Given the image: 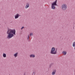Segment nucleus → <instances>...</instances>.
<instances>
[{
    "label": "nucleus",
    "instance_id": "f3484780",
    "mask_svg": "<svg viewBox=\"0 0 75 75\" xmlns=\"http://www.w3.org/2000/svg\"><path fill=\"white\" fill-rule=\"evenodd\" d=\"M28 41H30V38H28Z\"/></svg>",
    "mask_w": 75,
    "mask_h": 75
},
{
    "label": "nucleus",
    "instance_id": "f8f14e48",
    "mask_svg": "<svg viewBox=\"0 0 75 75\" xmlns=\"http://www.w3.org/2000/svg\"><path fill=\"white\" fill-rule=\"evenodd\" d=\"M73 47H75V42H74L73 43Z\"/></svg>",
    "mask_w": 75,
    "mask_h": 75
},
{
    "label": "nucleus",
    "instance_id": "4468645a",
    "mask_svg": "<svg viewBox=\"0 0 75 75\" xmlns=\"http://www.w3.org/2000/svg\"><path fill=\"white\" fill-rule=\"evenodd\" d=\"M53 64V63H51V64H50L49 66L50 68H51V66H52V65Z\"/></svg>",
    "mask_w": 75,
    "mask_h": 75
},
{
    "label": "nucleus",
    "instance_id": "2eb2a0df",
    "mask_svg": "<svg viewBox=\"0 0 75 75\" xmlns=\"http://www.w3.org/2000/svg\"><path fill=\"white\" fill-rule=\"evenodd\" d=\"M30 36H31V35H33V33H30Z\"/></svg>",
    "mask_w": 75,
    "mask_h": 75
},
{
    "label": "nucleus",
    "instance_id": "a211bd4d",
    "mask_svg": "<svg viewBox=\"0 0 75 75\" xmlns=\"http://www.w3.org/2000/svg\"><path fill=\"white\" fill-rule=\"evenodd\" d=\"M25 74H26V73L25 72H24V75H25Z\"/></svg>",
    "mask_w": 75,
    "mask_h": 75
},
{
    "label": "nucleus",
    "instance_id": "9b49d317",
    "mask_svg": "<svg viewBox=\"0 0 75 75\" xmlns=\"http://www.w3.org/2000/svg\"><path fill=\"white\" fill-rule=\"evenodd\" d=\"M67 52L65 51H63L62 52V54H63L64 55H66V54H67Z\"/></svg>",
    "mask_w": 75,
    "mask_h": 75
},
{
    "label": "nucleus",
    "instance_id": "f257e3e1",
    "mask_svg": "<svg viewBox=\"0 0 75 75\" xmlns=\"http://www.w3.org/2000/svg\"><path fill=\"white\" fill-rule=\"evenodd\" d=\"M7 34H8L7 37V38L9 39L14 37V35H16V30L15 29H11L8 28Z\"/></svg>",
    "mask_w": 75,
    "mask_h": 75
},
{
    "label": "nucleus",
    "instance_id": "ddd939ff",
    "mask_svg": "<svg viewBox=\"0 0 75 75\" xmlns=\"http://www.w3.org/2000/svg\"><path fill=\"white\" fill-rule=\"evenodd\" d=\"M32 75H35V72L34 71L33 72L32 74Z\"/></svg>",
    "mask_w": 75,
    "mask_h": 75
},
{
    "label": "nucleus",
    "instance_id": "423d86ee",
    "mask_svg": "<svg viewBox=\"0 0 75 75\" xmlns=\"http://www.w3.org/2000/svg\"><path fill=\"white\" fill-rule=\"evenodd\" d=\"M53 71L52 73V75H54L55 74V73L56 72V70L54 69L53 70Z\"/></svg>",
    "mask_w": 75,
    "mask_h": 75
},
{
    "label": "nucleus",
    "instance_id": "dca6fc26",
    "mask_svg": "<svg viewBox=\"0 0 75 75\" xmlns=\"http://www.w3.org/2000/svg\"><path fill=\"white\" fill-rule=\"evenodd\" d=\"M24 28V26L22 27L21 28V30H22V29Z\"/></svg>",
    "mask_w": 75,
    "mask_h": 75
},
{
    "label": "nucleus",
    "instance_id": "6ab92c4d",
    "mask_svg": "<svg viewBox=\"0 0 75 75\" xmlns=\"http://www.w3.org/2000/svg\"><path fill=\"white\" fill-rule=\"evenodd\" d=\"M28 38H30V37H29V35H28Z\"/></svg>",
    "mask_w": 75,
    "mask_h": 75
},
{
    "label": "nucleus",
    "instance_id": "7ed1b4c3",
    "mask_svg": "<svg viewBox=\"0 0 75 75\" xmlns=\"http://www.w3.org/2000/svg\"><path fill=\"white\" fill-rule=\"evenodd\" d=\"M57 0H55L54 2H53L52 4L51 8L53 10L55 9V6H57Z\"/></svg>",
    "mask_w": 75,
    "mask_h": 75
},
{
    "label": "nucleus",
    "instance_id": "6e6552de",
    "mask_svg": "<svg viewBox=\"0 0 75 75\" xmlns=\"http://www.w3.org/2000/svg\"><path fill=\"white\" fill-rule=\"evenodd\" d=\"M35 55L34 54H32L30 55V58H32V57L33 58H35Z\"/></svg>",
    "mask_w": 75,
    "mask_h": 75
},
{
    "label": "nucleus",
    "instance_id": "aec40b11",
    "mask_svg": "<svg viewBox=\"0 0 75 75\" xmlns=\"http://www.w3.org/2000/svg\"><path fill=\"white\" fill-rule=\"evenodd\" d=\"M74 28V26L73 27V29Z\"/></svg>",
    "mask_w": 75,
    "mask_h": 75
},
{
    "label": "nucleus",
    "instance_id": "f03ea898",
    "mask_svg": "<svg viewBox=\"0 0 75 75\" xmlns=\"http://www.w3.org/2000/svg\"><path fill=\"white\" fill-rule=\"evenodd\" d=\"M57 48L56 49L54 47H53L52 48L50 53L51 54H57Z\"/></svg>",
    "mask_w": 75,
    "mask_h": 75
},
{
    "label": "nucleus",
    "instance_id": "9d476101",
    "mask_svg": "<svg viewBox=\"0 0 75 75\" xmlns=\"http://www.w3.org/2000/svg\"><path fill=\"white\" fill-rule=\"evenodd\" d=\"M3 55L4 58H6V54L3 53Z\"/></svg>",
    "mask_w": 75,
    "mask_h": 75
},
{
    "label": "nucleus",
    "instance_id": "0eeeda50",
    "mask_svg": "<svg viewBox=\"0 0 75 75\" xmlns=\"http://www.w3.org/2000/svg\"><path fill=\"white\" fill-rule=\"evenodd\" d=\"M29 6H30L29 3H27L26 4V6L25 7V8H28V7H29Z\"/></svg>",
    "mask_w": 75,
    "mask_h": 75
},
{
    "label": "nucleus",
    "instance_id": "39448f33",
    "mask_svg": "<svg viewBox=\"0 0 75 75\" xmlns=\"http://www.w3.org/2000/svg\"><path fill=\"white\" fill-rule=\"evenodd\" d=\"M20 16V15L18 13H17L15 16V19H17V18H18Z\"/></svg>",
    "mask_w": 75,
    "mask_h": 75
},
{
    "label": "nucleus",
    "instance_id": "20e7f679",
    "mask_svg": "<svg viewBox=\"0 0 75 75\" xmlns=\"http://www.w3.org/2000/svg\"><path fill=\"white\" fill-rule=\"evenodd\" d=\"M62 8L63 10H65L67 8V6L65 4H63L62 6Z\"/></svg>",
    "mask_w": 75,
    "mask_h": 75
},
{
    "label": "nucleus",
    "instance_id": "1a4fd4ad",
    "mask_svg": "<svg viewBox=\"0 0 75 75\" xmlns=\"http://www.w3.org/2000/svg\"><path fill=\"white\" fill-rule=\"evenodd\" d=\"M13 55L14 56L15 58H16V57H17V55H18V52H17L16 53H15Z\"/></svg>",
    "mask_w": 75,
    "mask_h": 75
}]
</instances>
